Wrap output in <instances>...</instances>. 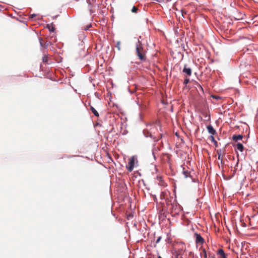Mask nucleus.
I'll return each instance as SVG.
<instances>
[{
  "label": "nucleus",
  "mask_w": 258,
  "mask_h": 258,
  "mask_svg": "<svg viewBox=\"0 0 258 258\" xmlns=\"http://www.w3.org/2000/svg\"><path fill=\"white\" fill-rule=\"evenodd\" d=\"M146 131H144V135L146 137H150L151 138L155 139V134L158 132V128L160 129L161 126L159 122H157L152 124L147 125Z\"/></svg>",
  "instance_id": "1"
},
{
  "label": "nucleus",
  "mask_w": 258,
  "mask_h": 258,
  "mask_svg": "<svg viewBox=\"0 0 258 258\" xmlns=\"http://www.w3.org/2000/svg\"><path fill=\"white\" fill-rule=\"evenodd\" d=\"M136 52L139 59L141 60L146 59V51L144 50L141 42L138 40L136 43Z\"/></svg>",
  "instance_id": "2"
},
{
  "label": "nucleus",
  "mask_w": 258,
  "mask_h": 258,
  "mask_svg": "<svg viewBox=\"0 0 258 258\" xmlns=\"http://www.w3.org/2000/svg\"><path fill=\"white\" fill-rule=\"evenodd\" d=\"M136 160H137V158L135 156H132L130 158L128 165L126 166V168L128 171L132 172L133 170L134 166H135V161Z\"/></svg>",
  "instance_id": "3"
},
{
  "label": "nucleus",
  "mask_w": 258,
  "mask_h": 258,
  "mask_svg": "<svg viewBox=\"0 0 258 258\" xmlns=\"http://www.w3.org/2000/svg\"><path fill=\"white\" fill-rule=\"evenodd\" d=\"M182 72L187 76H190L191 75V69L190 68L187 67L186 64L184 66Z\"/></svg>",
  "instance_id": "4"
},
{
  "label": "nucleus",
  "mask_w": 258,
  "mask_h": 258,
  "mask_svg": "<svg viewBox=\"0 0 258 258\" xmlns=\"http://www.w3.org/2000/svg\"><path fill=\"white\" fill-rule=\"evenodd\" d=\"M195 236L196 237V242L197 243H203L204 242V238L200 235V234H199L198 233L195 234Z\"/></svg>",
  "instance_id": "5"
},
{
  "label": "nucleus",
  "mask_w": 258,
  "mask_h": 258,
  "mask_svg": "<svg viewBox=\"0 0 258 258\" xmlns=\"http://www.w3.org/2000/svg\"><path fill=\"white\" fill-rule=\"evenodd\" d=\"M243 137L241 135H233L232 140L235 142L242 140Z\"/></svg>",
  "instance_id": "6"
},
{
  "label": "nucleus",
  "mask_w": 258,
  "mask_h": 258,
  "mask_svg": "<svg viewBox=\"0 0 258 258\" xmlns=\"http://www.w3.org/2000/svg\"><path fill=\"white\" fill-rule=\"evenodd\" d=\"M207 130L208 132L211 135H214L216 133L215 130L211 125H208L207 126Z\"/></svg>",
  "instance_id": "7"
},
{
  "label": "nucleus",
  "mask_w": 258,
  "mask_h": 258,
  "mask_svg": "<svg viewBox=\"0 0 258 258\" xmlns=\"http://www.w3.org/2000/svg\"><path fill=\"white\" fill-rule=\"evenodd\" d=\"M236 149L238 151H239L240 152H242L243 151V146L242 145V144L240 143H238L237 144H236Z\"/></svg>",
  "instance_id": "8"
},
{
  "label": "nucleus",
  "mask_w": 258,
  "mask_h": 258,
  "mask_svg": "<svg viewBox=\"0 0 258 258\" xmlns=\"http://www.w3.org/2000/svg\"><path fill=\"white\" fill-rule=\"evenodd\" d=\"M39 42H40V44L42 47L47 48L49 45V42L47 41V42H46V43L44 44H43L42 43V38H39Z\"/></svg>",
  "instance_id": "9"
},
{
  "label": "nucleus",
  "mask_w": 258,
  "mask_h": 258,
  "mask_svg": "<svg viewBox=\"0 0 258 258\" xmlns=\"http://www.w3.org/2000/svg\"><path fill=\"white\" fill-rule=\"evenodd\" d=\"M90 109L95 116L97 117L99 116L98 112L96 110V109L93 107L91 106L90 107Z\"/></svg>",
  "instance_id": "10"
},
{
  "label": "nucleus",
  "mask_w": 258,
  "mask_h": 258,
  "mask_svg": "<svg viewBox=\"0 0 258 258\" xmlns=\"http://www.w3.org/2000/svg\"><path fill=\"white\" fill-rule=\"evenodd\" d=\"M201 256H203L204 258H207L208 254L205 248L202 249V252L201 253Z\"/></svg>",
  "instance_id": "11"
},
{
  "label": "nucleus",
  "mask_w": 258,
  "mask_h": 258,
  "mask_svg": "<svg viewBox=\"0 0 258 258\" xmlns=\"http://www.w3.org/2000/svg\"><path fill=\"white\" fill-rule=\"evenodd\" d=\"M47 27L48 28L50 32H53L54 31V28L52 24H48L47 25Z\"/></svg>",
  "instance_id": "12"
},
{
  "label": "nucleus",
  "mask_w": 258,
  "mask_h": 258,
  "mask_svg": "<svg viewBox=\"0 0 258 258\" xmlns=\"http://www.w3.org/2000/svg\"><path fill=\"white\" fill-rule=\"evenodd\" d=\"M182 173L185 178L189 176V173L187 170H183Z\"/></svg>",
  "instance_id": "13"
},
{
  "label": "nucleus",
  "mask_w": 258,
  "mask_h": 258,
  "mask_svg": "<svg viewBox=\"0 0 258 258\" xmlns=\"http://www.w3.org/2000/svg\"><path fill=\"white\" fill-rule=\"evenodd\" d=\"M218 253L221 256L225 255V252L222 249H219L218 250Z\"/></svg>",
  "instance_id": "14"
},
{
  "label": "nucleus",
  "mask_w": 258,
  "mask_h": 258,
  "mask_svg": "<svg viewBox=\"0 0 258 258\" xmlns=\"http://www.w3.org/2000/svg\"><path fill=\"white\" fill-rule=\"evenodd\" d=\"M120 41H117L116 44V45H115V47L117 48V49H118V50H120Z\"/></svg>",
  "instance_id": "15"
},
{
  "label": "nucleus",
  "mask_w": 258,
  "mask_h": 258,
  "mask_svg": "<svg viewBox=\"0 0 258 258\" xmlns=\"http://www.w3.org/2000/svg\"><path fill=\"white\" fill-rule=\"evenodd\" d=\"M189 79L188 78H186L184 80L183 84L186 86L189 83Z\"/></svg>",
  "instance_id": "16"
},
{
  "label": "nucleus",
  "mask_w": 258,
  "mask_h": 258,
  "mask_svg": "<svg viewBox=\"0 0 258 258\" xmlns=\"http://www.w3.org/2000/svg\"><path fill=\"white\" fill-rule=\"evenodd\" d=\"M138 11V8L136 7H133L132 9V12L133 13H137Z\"/></svg>",
  "instance_id": "17"
},
{
  "label": "nucleus",
  "mask_w": 258,
  "mask_h": 258,
  "mask_svg": "<svg viewBox=\"0 0 258 258\" xmlns=\"http://www.w3.org/2000/svg\"><path fill=\"white\" fill-rule=\"evenodd\" d=\"M47 56L46 55H45L43 57V62H47Z\"/></svg>",
  "instance_id": "18"
},
{
  "label": "nucleus",
  "mask_w": 258,
  "mask_h": 258,
  "mask_svg": "<svg viewBox=\"0 0 258 258\" xmlns=\"http://www.w3.org/2000/svg\"><path fill=\"white\" fill-rule=\"evenodd\" d=\"M161 239V236L158 237L157 239L156 240V243H159V241H160Z\"/></svg>",
  "instance_id": "19"
},
{
  "label": "nucleus",
  "mask_w": 258,
  "mask_h": 258,
  "mask_svg": "<svg viewBox=\"0 0 258 258\" xmlns=\"http://www.w3.org/2000/svg\"><path fill=\"white\" fill-rule=\"evenodd\" d=\"M209 258H215L214 255H213L211 254H208Z\"/></svg>",
  "instance_id": "20"
},
{
  "label": "nucleus",
  "mask_w": 258,
  "mask_h": 258,
  "mask_svg": "<svg viewBox=\"0 0 258 258\" xmlns=\"http://www.w3.org/2000/svg\"><path fill=\"white\" fill-rule=\"evenodd\" d=\"M35 16H36V15H35V14H32V15H31V18H33L35 17Z\"/></svg>",
  "instance_id": "21"
},
{
  "label": "nucleus",
  "mask_w": 258,
  "mask_h": 258,
  "mask_svg": "<svg viewBox=\"0 0 258 258\" xmlns=\"http://www.w3.org/2000/svg\"><path fill=\"white\" fill-rule=\"evenodd\" d=\"M218 158L219 160H222V159L221 158V154H219L218 155Z\"/></svg>",
  "instance_id": "22"
},
{
  "label": "nucleus",
  "mask_w": 258,
  "mask_h": 258,
  "mask_svg": "<svg viewBox=\"0 0 258 258\" xmlns=\"http://www.w3.org/2000/svg\"><path fill=\"white\" fill-rule=\"evenodd\" d=\"M181 13H182V16L183 17H184V16H183V14H186V13H185V12H183L182 11H181Z\"/></svg>",
  "instance_id": "23"
},
{
  "label": "nucleus",
  "mask_w": 258,
  "mask_h": 258,
  "mask_svg": "<svg viewBox=\"0 0 258 258\" xmlns=\"http://www.w3.org/2000/svg\"><path fill=\"white\" fill-rule=\"evenodd\" d=\"M222 258H227L225 254L224 255L222 256Z\"/></svg>",
  "instance_id": "24"
},
{
  "label": "nucleus",
  "mask_w": 258,
  "mask_h": 258,
  "mask_svg": "<svg viewBox=\"0 0 258 258\" xmlns=\"http://www.w3.org/2000/svg\"><path fill=\"white\" fill-rule=\"evenodd\" d=\"M152 154H153V156H154V159H155V156L154 153V152H153V153H152Z\"/></svg>",
  "instance_id": "25"
},
{
  "label": "nucleus",
  "mask_w": 258,
  "mask_h": 258,
  "mask_svg": "<svg viewBox=\"0 0 258 258\" xmlns=\"http://www.w3.org/2000/svg\"><path fill=\"white\" fill-rule=\"evenodd\" d=\"M236 171V169L235 168H234V172L235 173Z\"/></svg>",
  "instance_id": "26"
},
{
  "label": "nucleus",
  "mask_w": 258,
  "mask_h": 258,
  "mask_svg": "<svg viewBox=\"0 0 258 258\" xmlns=\"http://www.w3.org/2000/svg\"><path fill=\"white\" fill-rule=\"evenodd\" d=\"M158 258H162V257H161V256L159 255V256H158Z\"/></svg>",
  "instance_id": "27"
},
{
  "label": "nucleus",
  "mask_w": 258,
  "mask_h": 258,
  "mask_svg": "<svg viewBox=\"0 0 258 258\" xmlns=\"http://www.w3.org/2000/svg\"><path fill=\"white\" fill-rule=\"evenodd\" d=\"M161 199H162V195H161Z\"/></svg>",
  "instance_id": "28"
}]
</instances>
